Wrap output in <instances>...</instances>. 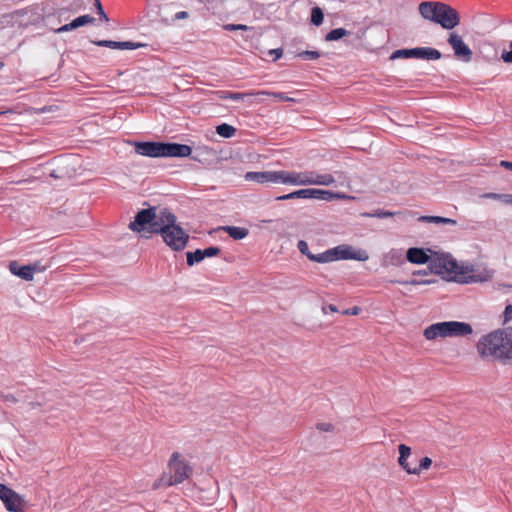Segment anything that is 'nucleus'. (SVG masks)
Masks as SVG:
<instances>
[{"label": "nucleus", "instance_id": "7c9ffc66", "mask_svg": "<svg viewBox=\"0 0 512 512\" xmlns=\"http://www.w3.org/2000/svg\"><path fill=\"white\" fill-rule=\"evenodd\" d=\"M323 18L324 15L322 10L319 7H314L311 11V22L314 25L319 26L320 24H322Z\"/></svg>", "mask_w": 512, "mask_h": 512}, {"label": "nucleus", "instance_id": "6e6552de", "mask_svg": "<svg viewBox=\"0 0 512 512\" xmlns=\"http://www.w3.org/2000/svg\"><path fill=\"white\" fill-rule=\"evenodd\" d=\"M169 485H176L187 480L193 473V467L178 452H174L168 463Z\"/></svg>", "mask_w": 512, "mask_h": 512}, {"label": "nucleus", "instance_id": "f704fd0d", "mask_svg": "<svg viewBox=\"0 0 512 512\" xmlns=\"http://www.w3.org/2000/svg\"><path fill=\"white\" fill-rule=\"evenodd\" d=\"M97 46L101 47H109L112 49H119L120 42L117 41H110V40H100L94 42Z\"/></svg>", "mask_w": 512, "mask_h": 512}, {"label": "nucleus", "instance_id": "423d86ee", "mask_svg": "<svg viewBox=\"0 0 512 512\" xmlns=\"http://www.w3.org/2000/svg\"><path fill=\"white\" fill-rule=\"evenodd\" d=\"M473 333L471 324L460 321H443L433 323L423 330V336L428 341L444 338L470 336Z\"/></svg>", "mask_w": 512, "mask_h": 512}, {"label": "nucleus", "instance_id": "ddd939ff", "mask_svg": "<svg viewBox=\"0 0 512 512\" xmlns=\"http://www.w3.org/2000/svg\"><path fill=\"white\" fill-rule=\"evenodd\" d=\"M448 43L452 47L457 59L463 62H469L472 59V50L464 43L460 35L452 32L449 36Z\"/></svg>", "mask_w": 512, "mask_h": 512}, {"label": "nucleus", "instance_id": "a19ab883", "mask_svg": "<svg viewBox=\"0 0 512 512\" xmlns=\"http://www.w3.org/2000/svg\"><path fill=\"white\" fill-rule=\"evenodd\" d=\"M140 46H142V45L139 44V43L124 41V42H120L119 49L133 50V49H136V48H138Z\"/></svg>", "mask_w": 512, "mask_h": 512}, {"label": "nucleus", "instance_id": "2eb2a0df", "mask_svg": "<svg viewBox=\"0 0 512 512\" xmlns=\"http://www.w3.org/2000/svg\"><path fill=\"white\" fill-rule=\"evenodd\" d=\"M9 270L12 274L26 280L31 281L33 280L34 272L36 271V266L32 265H25V266H19V264L16 261H12L9 264Z\"/></svg>", "mask_w": 512, "mask_h": 512}, {"label": "nucleus", "instance_id": "4468645a", "mask_svg": "<svg viewBox=\"0 0 512 512\" xmlns=\"http://www.w3.org/2000/svg\"><path fill=\"white\" fill-rule=\"evenodd\" d=\"M0 499L5 504L7 510L12 512H20L23 504L21 497L12 489L0 484Z\"/></svg>", "mask_w": 512, "mask_h": 512}, {"label": "nucleus", "instance_id": "c756f323", "mask_svg": "<svg viewBox=\"0 0 512 512\" xmlns=\"http://www.w3.org/2000/svg\"><path fill=\"white\" fill-rule=\"evenodd\" d=\"M401 214H402L401 212H391V211H384V210H376L373 213H367L365 215L368 216V217L382 219V218H388V217H392V216H395V215H401Z\"/></svg>", "mask_w": 512, "mask_h": 512}, {"label": "nucleus", "instance_id": "c9c22d12", "mask_svg": "<svg viewBox=\"0 0 512 512\" xmlns=\"http://www.w3.org/2000/svg\"><path fill=\"white\" fill-rule=\"evenodd\" d=\"M202 252H203V257L205 259L206 257L217 256L221 252V250L219 247L211 246L206 249H203Z\"/></svg>", "mask_w": 512, "mask_h": 512}, {"label": "nucleus", "instance_id": "e433bc0d", "mask_svg": "<svg viewBox=\"0 0 512 512\" xmlns=\"http://www.w3.org/2000/svg\"><path fill=\"white\" fill-rule=\"evenodd\" d=\"M434 281L432 280H416V279H411V280H407V281H398V283L400 284H403V285H413V286H417V285H428V284H431L433 283Z\"/></svg>", "mask_w": 512, "mask_h": 512}, {"label": "nucleus", "instance_id": "a211bd4d", "mask_svg": "<svg viewBox=\"0 0 512 512\" xmlns=\"http://www.w3.org/2000/svg\"><path fill=\"white\" fill-rule=\"evenodd\" d=\"M94 20L95 19L92 16H90V15H82V16H79V17L75 18L70 23L65 24L62 27H60L57 30V32H59V33L67 32V31L76 29L78 27H81V26H84V25H87V24H91V23L94 22Z\"/></svg>", "mask_w": 512, "mask_h": 512}, {"label": "nucleus", "instance_id": "58836bf2", "mask_svg": "<svg viewBox=\"0 0 512 512\" xmlns=\"http://www.w3.org/2000/svg\"><path fill=\"white\" fill-rule=\"evenodd\" d=\"M298 56L302 59L315 60L320 57V54L317 51H304L299 53Z\"/></svg>", "mask_w": 512, "mask_h": 512}, {"label": "nucleus", "instance_id": "aec40b11", "mask_svg": "<svg viewBox=\"0 0 512 512\" xmlns=\"http://www.w3.org/2000/svg\"><path fill=\"white\" fill-rule=\"evenodd\" d=\"M292 199H309V188L296 190L291 193L276 197L277 201Z\"/></svg>", "mask_w": 512, "mask_h": 512}, {"label": "nucleus", "instance_id": "412c9836", "mask_svg": "<svg viewBox=\"0 0 512 512\" xmlns=\"http://www.w3.org/2000/svg\"><path fill=\"white\" fill-rule=\"evenodd\" d=\"M223 230L233 239L241 240L248 235V230L242 227L225 226Z\"/></svg>", "mask_w": 512, "mask_h": 512}, {"label": "nucleus", "instance_id": "39448f33", "mask_svg": "<svg viewBox=\"0 0 512 512\" xmlns=\"http://www.w3.org/2000/svg\"><path fill=\"white\" fill-rule=\"evenodd\" d=\"M419 12L423 18L441 25L445 29H453L460 23L458 12L442 2H422Z\"/></svg>", "mask_w": 512, "mask_h": 512}, {"label": "nucleus", "instance_id": "cd10ccee", "mask_svg": "<svg viewBox=\"0 0 512 512\" xmlns=\"http://www.w3.org/2000/svg\"><path fill=\"white\" fill-rule=\"evenodd\" d=\"M349 32L345 30L344 28H337L331 30L325 37L327 41H335L338 40L346 35H348Z\"/></svg>", "mask_w": 512, "mask_h": 512}, {"label": "nucleus", "instance_id": "bb28decb", "mask_svg": "<svg viewBox=\"0 0 512 512\" xmlns=\"http://www.w3.org/2000/svg\"><path fill=\"white\" fill-rule=\"evenodd\" d=\"M186 258L189 266H193L195 263L201 262L204 259L202 249H197L194 252H188L186 254Z\"/></svg>", "mask_w": 512, "mask_h": 512}, {"label": "nucleus", "instance_id": "72a5a7b5", "mask_svg": "<svg viewBox=\"0 0 512 512\" xmlns=\"http://www.w3.org/2000/svg\"><path fill=\"white\" fill-rule=\"evenodd\" d=\"M317 430L321 432H327V433H333L335 430V427L330 422H320L316 424Z\"/></svg>", "mask_w": 512, "mask_h": 512}, {"label": "nucleus", "instance_id": "864d4df0", "mask_svg": "<svg viewBox=\"0 0 512 512\" xmlns=\"http://www.w3.org/2000/svg\"><path fill=\"white\" fill-rule=\"evenodd\" d=\"M506 202L512 204V196H509V199H507Z\"/></svg>", "mask_w": 512, "mask_h": 512}, {"label": "nucleus", "instance_id": "09e8293b", "mask_svg": "<svg viewBox=\"0 0 512 512\" xmlns=\"http://www.w3.org/2000/svg\"><path fill=\"white\" fill-rule=\"evenodd\" d=\"M359 313H360V308L357 306L343 311V314H345V315H358Z\"/></svg>", "mask_w": 512, "mask_h": 512}, {"label": "nucleus", "instance_id": "dca6fc26", "mask_svg": "<svg viewBox=\"0 0 512 512\" xmlns=\"http://www.w3.org/2000/svg\"><path fill=\"white\" fill-rule=\"evenodd\" d=\"M407 260L413 264L430 265L431 256L422 248H409L406 254Z\"/></svg>", "mask_w": 512, "mask_h": 512}, {"label": "nucleus", "instance_id": "de8ad7c7", "mask_svg": "<svg viewBox=\"0 0 512 512\" xmlns=\"http://www.w3.org/2000/svg\"><path fill=\"white\" fill-rule=\"evenodd\" d=\"M2 399L5 402L13 403V404L18 402V399L14 395H12V394L3 395Z\"/></svg>", "mask_w": 512, "mask_h": 512}, {"label": "nucleus", "instance_id": "49530a36", "mask_svg": "<svg viewBox=\"0 0 512 512\" xmlns=\"http://www.w3.org/2000/svg\"><path fill=\"white\" fill-rule=\"evenodd\" d=\"M337 311H338V309H337V308H336V306H335V305H333V304L324 305V306L322 307V312H323L324 314H327L328 312L335 313V312H337Z\"/></svg>", "mask_w": 512, "mask_h": 512}, {"label": "nucleus", "instance_id": "f03ea898", "mask_svg": "<svg viewBox=\"0 0 512 512\" xmlns=\"http://www.w3.org/2000/svg\"><path fill=\"white\" fill-rule=\"evenodd\" d=\"M477 351L482 357L511 361L512 328L498 329L481 337L477 343Z\"/></svg>", "mask_w": 512, "mask_h": 512}, {"label": "nucleus", "instance_id": "393cba45", "mask_svg": "<svg viewBox=\"0 0 512 512\" xmlns=\"http://www.w3.org/2000/svg\"><path fill=\"white\" fill-rule=\"evenodd\" d=\"M309 199H318L324 201H331V191L309 188Z\"/></svg>", "mask_w": 512, "mask_h": 512}, {"label": "nucleus", "instance_id": "6ab92c4d", "mask_svg": "<svg viewBox=\"0 0 512 512\" xmlns=\"http://www.w3.org/2000/svg\"><path fill=\"white\" fill-rule=\"evenodd\" d=\"M404 262L402 254L397 250H390L383 256L382 266H399Z\"/></svg>", "mask_w": 512, "mask_h": 512}, {"label": "nucleus", "instance_id": "5701e85b", "mask_svg": "<svg viewBox=\"0 0 512 512\" xmlns=\"http://www.w3.org/2000/svg\"><path fill=\"white\" fill-rule=\"evenodd\" d=\"M311 261L317 262V263H330L334 262V252L333 248L328 249L322 253L314 254V256L311 257Z\"/></svg>", "mask_w": 512, "mask_h": 512}, {"label": "nucleus", "instance_id": "4c0bfd02", "mask_svg": "<svg viewBox=\"0 0 512 512\" xmlns=\"http://www.w3.org/2000/svg\"><path fill=\"white\" fill-rule=\"evenodd\" d=\"M223 28L227 31H236V30H243L247 31L250 29L247 25L244 24H225Z\"/></svg>", "mask_w": 512, "mask_h": 512}, {"label": "nucleus", "instance_id": "a18cd8bd", "mask_svg": "<svg viewBox=\"0 0 512 512\" xmlns=\"http://www.w3.org/2000/svg\"><path fill=\"white\" fill-rule=\"evenodd\" d=\"M512 319V305L506 306L504 310V321H510Z\"/></svg>", "mask_w": 512, "mask_h": 512}, {"label": "nucleus", "instance_id": "8fccbe9b", "mask_svg": "<svg viewBox=\"0 0 512 512\" xmlns=\"http://www.w3.org/2000/svg\"><path fill=\"white\" fill-rule=\"evenodd\" d=\"M189 15H188V12L186 11H180V12H177L175 14V19L176 20H181V19H185L187 18Z\"/></svg>", "mask_w": 512, "mask_h": 512}, {"label": "nucleus", "instance_id": "9b49d317", "mask_svg": "<svg viewBox=\"0 0 512 512\" xmlns=\"http://www.w3.org/2000/svg\"><path fill=\"white\" fill-rule=\"evenodd\" d=\"M244 178L246 181H254L260 184H285V170L247 172Z\"/></svg>", "mask_w": 512, "mask_h": 512}, {"label": "nucleus", "instance_id": "c85d7f7f", "mask_svg": "<svg viewBox=\"0 0 512 512\" xmlns=\"http://www.w3.org/2000/svg\"><path fill=\"white\" fill-rule=\"evenodd\" d=\"M256 95H266L271 96L276 99H279L281 101H287V102H293L294 99L291 97H288L285 93L282 92H271V91H258L255 93Z\"/></svg>", "mask_w": 512, "mask_h": 512}, {"label": "nucleus", "instance_id": "5fc2aeb1", "mask_svg": "<svg viewBox=\"0 0 512 512\" xmlns=\"http://www.w3.org/2000/svg\"><path fill=\"white\" fill-rule=\"evenodd\" d=\"M3 66H4V63L0 62V70L3 68Z\"/></svg>", "mask_w": 512, "mask_h": 512}, {"label": "nucleus", "instance_id": "ea45409f", "mask_svg": "<svg viewBox=\"0 0 512 512\" xmlns=\"http://www.w3.org/2000/svg\"><path fill=\"white\" fill-rule=\"evenodd\" d=\"M509 51H503L501 54V59L505 63H512V42L509 43Z\"/></svg>", "mask_w": 512, "mask_h": 512}, {"label": "nucleus", "instance_id": "f257e3e1", "mask_svg": "<svg viewBox=\"0 0 512 512\" xmlns=\"http://www.w3.org/2000/svg\"><path fill=\"white\" fill-rule=\"evenodd\" d=\"M430 270L438 275L457 279L463 283H479L490 281L495 271L486 266L476 267L470 264L458 263L448 253H432Z\"/></svg>", "mask_w": 512, "mask_h": 512}, {"label": "nucleus", "instance_id": "b1692460", "mask_svg": "<svg viewBox=\"0 0 512 512\" xmlns=\"http://www.w3.org/2000/svg\"><path fill=\"white\" fill-rule=\"evenodd\" d=\"M220 99H231V100H244L248 97L256 95L255 93H235V92H226L219 91L217 92Z\"/></svg>", "mask_w": 512, "mask_h": 512}, {"label": "nucleus", "instance_id": "4be33fe9", "mask_svg": "<svg viewBox=\"0 0 512 512\" xmlns=\"http://www.w3.org/2000/svg\"><path fill=\"white\" fill-rule=\"evenodd\" d=\"M420 222H429L435 224H448V225H456V220L441 216H421L418 219Z\"/></svg>", "mask_w": 512, "mask_h": 512}, {"label": "nucleus", "instance_id": "0eeeda50", "mask_svg": "<svg viewBox=\"0 0 512 512\" xmlns=\"http://www.w3.org/2000/svg\"><path fill=\"white\" fill-rule=\"evenodd\" d=\"M335 183V178L329 173H318L316 171H286L285 184L293 186H330Z\"/></svg>", "mask_w": 512, "mask_h": 512}, {"label": "nucleus", "instance_id": "1a4fd4ad", "mask_svg": "<svg viewBox=\"0 0 512 512\" xmlns=\"http://www.w3.org/2000/svg\"><path fill=\"white\" fill-rule=\"evenodd\" d=\"M161 236L166 245L174 251L183 250L189 240V235L179 225H176V222L165 229Z\"/></svg>", "mask_w": 512, "mask_h": 512}, {"label": "nucleus", "instance_id": "7ed1b4c3", "mask_svg": "<svg viewBox=\"0 0 512 512\" xmlns=\"http://www.w3.org/2000/svg\"><path fill=\"white\" fill-rule=\"evenodd\" d=\"M176 222V216L166 208L151 207L139 211L129 228L135 232L162 234L171 224Z\"/></svg>", "mask_w": 512, "mask_h": 512}, {"label": "nucleus", "instance_id": "37998d69", "mask_svg": "<svg viewBox=\"0 0 512 512\" xmlns=\"http://www.w3.org/2000/svg\"><path fill=\"white\" fill-rule=\"evenodd\" d=\"M95 5H96V8H97L98 14L100 15V18L105 20V21H108V17L106 15V13L104 12V10L102 8V5H101L99 0H95Z\"/></svg>", "mask_w": 512, "mask_h": 512}, {"label": "nucleus", "instance_id": "f8f14e48", "mask_svg": "<svg viewBox=\"0 0 512 512\" xmlns=\"http://www.w3.org/2000/svg\"><path fill=\"white\" fill-rule=\"evenodd\" d=\"M335 261L353 259L358 261H367L369 255L365 250L354 249L349 245H339L333 248Z\"/></svg>", "mask_w": 512, "mask_h": 512}, {"label": "nucleus", "instance_id": "79ce46f5", "mask_svg": "<svg viewBox=\"0 0 512 512\" xmlns=\"http://www.w3.org/2000/svg\"><path fill=\"white\" fill-rule=\"evenodd\" d=\"M335 199H354V197L346 195L341 192H332L331 191V201Z\"/></svg>", "mask_w": 512, "mask_h": 512}, {"label": "nucleus", "instance_id": "2f4dec72", "mask_svg": "<svg viewBox=\"0 0 512 512\" xmlns=\"http://www.w3.org/2000/svg\"><path fill=\"white\" fill-rule=\"evenodd\" d=\"M297 248L300 253L305 255L309 260H311V257L314 256V254L309 250L308 243L304 240L298 241Z\"/></svg>", "mask_w": 512, "mask_h": 512}, {"label": "nucleus", "instance_id": "f3484780", "mask_svg": "<svg viewBox=\"0 0 512 512\" xmlns=\"http://www.w3.org/2000/svg\"><path fill=\"white\" fill-rule=\"evenodd\" d=\"M399 458L398 464L408 473V474H418V471L412 469L408 463V458L411 456V448L405 444H400L398 446Z\"/></svg>", "mask_w": 512, "mask_h": 512}, {"label": "nucleus", "instance_id": "603ef678", "mask_svg": "<svg viewBox=\"0 0 512 512\" xmlns=\"http://www.w3.org/2000/svg\"><path fill=\"white\" fill-rule=\"evenodd\" d=\"M486 197L491 198V199H498L501 196L499 194H496V193H489V194L486 195Z\"/></svg>", "mask_w": 512, "mask_h": 512}, {"label": "nucleus", "instance_id": "c03bdc74", "mask_svg": "<svg viewBox=\"0 0 512 512\" xmlns=\"http://www.w3.org/2000/svg\"><path fill=\"white\" fill-rule=\"evenodd\" d=\"M269 54L271 56H273L274 60H278V59H280L282 57L283 51H282V49H271L269 51Z\"/></svg>", "mask_w": 512, "mask_h": 512}, {"label": "nucleus", "instance_id": "3c124183", "mask_svg": "<svg viewBox=\"0 0 512 512\" xmlns=\"http://www.w3.org/2000/svg\"><path fill=\"white\" fill-rule=\"evenodd\" d=\"M500 166L512 171V162L502 160Z\"/></svg>", "mask_w": 512, "mask_h": 512}, {"label": "nucleus", "instance_id": "a878e982", "mask_svg": "<svg viewBox=\"0 0 512 512\" xmlns=\"http://www.w3.org/2000/svg\"><path fill=\"white\" fill-rule=\"evenodd\" d=\"M216 132L223 138H231L235 135L236 128L229 124L223 123L216 127Z\"/></svg>", "mask_w": 512, "mask_h": 512}, {"label": "nucleus", "instance_id": "473e14b6", "mask_svg": "<svg viewBox=\"0 0 512 512\" xmlns=\"http://www.w3.org/2000/svg\"><path fill=\"white\" fill-rule=\"evenodd\" d=\"M431 465H432V460L429 457H424L420 460L419 466L413 467L412 469H415L416 471H418L417 475H419L422 470H428Z\"/></svg>", "mask_w": 512, "mask_h": 512}, {"label": "nucleus", "instance_id": "9d476101", "mask_svg": "<svg viewBox=\"0 0 512 512\" xmlns=\"http://www.w3.org/2000/svg\"><path fill=\"white\" fill-rule=\"evenodd\" d=\"M398 58H417L426 60H438L441 58L439 50L430 47H417L412 49H399L394 51L390 59Z\"/></svg>", "mask_w": 512, "mask_h": 512}, {"label": "nucleus", "instance_id": "6e6d98bb", "mask_svg": "<svg viewBox=\"0 0 512 512\" xmlns=\"http://www.w3.org/2000/svg\"><path fill=\"white\" fill-rule=\"evenodd\" d=\"M416 274H422V272H420V271L414 272V275H416Z\"/></svg>", "mask_w": 512, "mask_h": 512}, {"label": "nucleus", "instance_id": "20e7f679", "mask_svg": "<svg viewBox=\"0 0 512 512\" xmlns=\"http://www.w3.org/2000/svg\"><path fill=\"white\" fill-rule=\"evenodd\" d=\"M138 155L161 158V157H188L192 153V148L186 144L163 143V142H130Z\"/></svg>", "mask_w": 512, "mask_h": 512}]
</instances>
